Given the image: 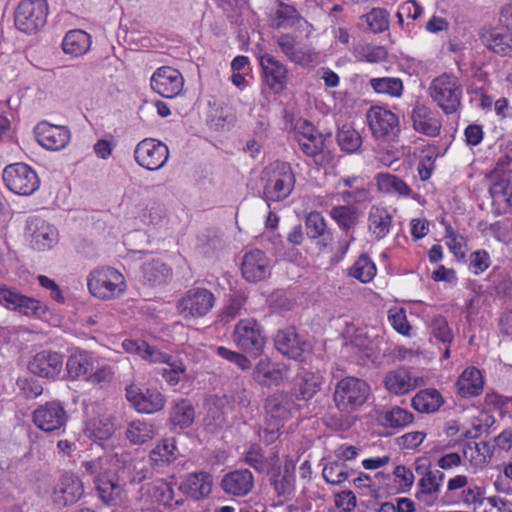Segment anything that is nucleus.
I'll return each instance as SVG.
<instances>
[{
    "label": "nucleus",
    "instance_id": "29",
    "mask_svg": "<svg viewBox=\"0 0 512 512\" xmlns=\"http://www.w3.org/2000/svg\"><path fill=\"white\" fill-rule=\"evenodd\" d=\"M277 44L281 52L292 62L301 66L312 63L311 53L301 47L291 35L284 34L278 37Z\"/></svg>",
    "mask_w": 512,
    "mask_h": 512
},
{
    "label": "nucleus",
    "instance_id": "43",
    "mask_svg": "<svg viewBox=\"0 0 512 512\" xmlns=\"http://www.w3.org/2000/svg\"><path fill=\"white\" fill-rule=\"evenodd\" d=\"M380 420L385 427L402 429L413 422L414 416L410 411L394 406L383 411Z\"/></svg>",
    "mask_w": 512,
    "mask_h": 512
},
{
    "label": "nucleus",
    "instance_id": "17",
    "mask_svg": "<svg viewBox=\"0 0 512 512\" xmlns=\"http://www.w3.org/2000/svg\"><path fill=\"white\" fill-rule=\"evenodd\" d=\"M126 398L140 413L152 414L162 410L165 405V398L158 390L143 391L135 385L126 388Z\"/></svg>",
    "mask_w": 512,
    "mask_h": 512
},
{
    "label": "nucleus",
    "instance_id": "24",
    "mask_svg": "<svg viewBox=\"0 0 512 512\" xmlns=\"http://www.w3.org/2000/svg\"><path fill=\"white\" fill-rule=\"evenodd\" d=\"M411 119L413 128L418 133L429 137H436L440 134L442 123L438 113L425 105L417 104L412 110Z\"/></svg>",
    "mask_w": 512,
    "mask_h": 512
},
{
    "label": "nucleus",
    "instance_id": "1",
    "mask_svg": "<svg viewBox=\"0 0 512 512\" xmlns=\"http://www.w3.org/2000/svg\"><path fill=\"white\" fill-rule=\"evenodd\" d=\"M124 350L139 355L143 360L151 363H165L169 368L162 370V376L170 386H176L186 375V366L181 360L172 358L154 346L142 340H125L122 344Z\"/></svg>",
    "mask_w": 512,
    "mask_h": 512
},
{
    "label": "nucleus",
    "instance_id": "5",
    "mask_svg": "<svg viewBox=\"0 0 512 512\" xmlns=\"http://www.w3.org/2000/svg\"><path fill=\"white\" fill-rule=\"evenodd\" d=\"M508 166L506 158L499 159L495 168L487 175L492 203L505 213L512 210L511 170Z\"/></svg>",
    "mask_w": 512,
    "mask_h": 512
},
{
    "label": "nucleus",
    "instance_id": "22",
    "mask_svg": "<svg viewBox=\"0 0 512 512\" xmlns=\"http://www.w3.org/2000/svg\"><path fill=\"white\" fill-rule=\"evenodd\" d=\"M265 83L274 90L280 92L285 88L288 70L273 55L265 53L259 58Z\"/></svg>",
    "mask_w": 512,
    "mask_h": 512
},
{
    "label": "nucleus",
    "instance_id": "21",
    "mask_svg": "<svg viewBox=\"0 0 512 512\" xmlns=\"http://www.w3.org/2000/svg\"><path fill=\"white\" fill-rule=\"evenodd\" d=\"M83 492V483L79 477L65 473L54 488L53 501L62 507L73 505L80 500Z\"/></svg>",
    "mask_w": 512,
    "mask_h": 512
},
{
    "label": "nucleus",
    "instance_id": "35",
    "mask_svg": "<svg viewBox=\"0 0 512 512\" xmlns=\"http://www.w3.org/2000/svg\"><path fill=\"white\" fill-rule=\"evenodd\" d=\"M66 368L72 379L87 380L93 371V362L88 353L76 351L68 358Z\"/></svg>",
    "mask_w": 512,
    "mask_h": 512
},
{
    "label": "nucleus",
    "instance_id": "3",
    "mask_svg": "<svg viewBox=\"0 0 512 512\" xmlns=\"http://www.w3.org/2000/svg\"><path fill=\"white\" fill-rule=\"evenodd\" d=\"M294 409L293 398L286 392H276L266 399L265 427L262 431L263 435H261L266 442H273L278 438L280 429Z\"/></svg>",
    "mask_w": 512,
    "mask_h": 512
},
{
    "label": "nucleus",
    "instance_id": "58",
    "mask_svg": "<svg viewBox=\"0 0 512 512\" xmlns=\"http://www.w3.org/2000/svg\"><path fill=\"white\" fill-rule=\"evenodd\" d=\"M431 334L444 344H449L453 340V333L448 322L443 317H436L432 320Z\"/></svg>",
    "mask_w": 512,
    "mask_h": 512
},
{
    "label": "nucleus",
    "instance_id": "31",
    "mask_svg": "<svg viewBox=\"0 0 512 512\" xmlns=\"http://www.w3.org/2000/svg\"><path fill=\"white\" fill-rule=\"evenodd\" d=\"M323 377L320 374L305 371L295 379L294 393L298 400L311 399L321 388Z\"/></svg>",
    "mask_w": 512,
    "mask_h": 512
},
{
    "label": "nucleus",
    "instance_id": "53",
    "mask_svg": "<svg viewBox=\"0 0 512 512\" xmlns=\"http://www.w3.org/2000/svg\"><path fill=\"white\" fill-rule=\"evenodd\" d=\"M89 430L96 439L107 440L113 435L115 426L110 416H102L90 423Z\"/></svg>",
    "mask_w": 512,
    "mask_h": 512
},
{
    "label": "nucleus",
    "instance_id": "55",
    "mask_svg": "<svg viewBox=\"0 0 512 512\" xmlns=\"http://www.w3.org/2000/svg\"><path fill=\"white\" fill-rule=\"evenodd\" d=\"M322 474L324 479L333 485L340 484L348 478L346 466L341 462L326 464L323 468Z\"/></svg>",
    "mask_w": 512,
    "mask_h": 512
},
{
    "label": "nucleus",
    "instance_id": "56",
    "mask_svg": "<svg viewBox=\"0 0 512 512\" xmlns=\"http://www.w3.org/2000/svg\"><path fill=\"white\" fill-rule=\"evenodd\" d=\"M306 234L311 239L324 235L326 223L324 217L316 211L310 212L305 221Z\"/></svg>",
    "mask_w": 512,
    "mask_h": 512
},
{
    "label": "nucleus",
    "instance_id": "62",
    "mask_svg": "<svg viewBox=\"0 0 512 512\" xmlns=\"http://www.w3.org/2000/svg\"><path fill=\"white\" fill-rule=\"evenodd\" d=\"M389 321L393 328L403 335H407L411 329L403 309L390 310Z\"/></svg>",
    "mask_w": 512,
    "mask_h": 512
},
{
    "label": "nucleus",
    "instance_id": "7",
    "mask_svg": "<svg viewBox=\"0 0 512 512\" xmlns=\"http://www.w3.org/2000/svg\"><path fill=\"white\" fill-rule=\"evenodd\" d=\"M368 384L355 377L340 380L334 391V401L338 409L350 412L362 406L369 395Z\"/></svg>",
    "mask_w": 512,
    "mask_h": 512
},
{
    "label": "nucleus",
    "instance_id": "20",
    "mask_svg": "<svg viewBox=\"0 0 512 512\" xmlns=\"http://www.w3.org/2000/svg\"><path fill=\"white\" fill-rule=\"evenodd\" d=\"M38 143L47 150L63 149L70 141V131L65 126L41 122L35 128Z\"/></svg>",
    "mask_w": 512,
    "mask_h": 512
},
{
    "label": "nucleus",
    "instance_id": "4",
    "mask_svg": "<svg viewBox=\"0 0 512 512\" xmlns=\"http://www.w3.org/2000/svg\"><path fill=\"white\" fill-rule=\"evenodd\" d=\"M463 87L452 74H442L435 78L429 87L432 100L445 114H453L461 106Z\"/></svg>",
    "mask_w": 512,
    "mask_h": 512
},
{
    "label": "nucleus",
    "instance_id": "15",
    "mask_svg": "<svg viewBox=\"0 0 512 512\" xmlns=\"http://www.w3.org/2000/svg\"><path fill=\"white\" fill-rule=\"evenodd\" d=\"M27 234L33 249L47 251L52 249L59 240L57 229L39 217L30 218L27 221Z\"/></svg>",
    "mask_w": 512,
    "mask_h": 512
},
{
    "label": "nucleus",
    "instance_id": "42",
    "mask_svg": "<svg viewBox=\"0 0 512 512\" xmlns=\"http://www.w3.org/2000/svg\"><path fill=\"white\" fill-rule=\"evenodd\" d=\"M377 187L380 192L397 194L399 196H410L411 188L399 177L390 173H380L376 177Z\"/></svg>",
    "mask_w": 512,
    "mask_h": 512
},
{
    "label": "nucleus",
    "instance_id": "26",
    "mask_svg": "<svg viewBox=\"0 0 512 512\" xmlns=\"http://www.w3.org/2000/svg\"><path fill=\"white\" fill-rule=\"evenodd\" d=\"M213 487V477L204 471L190 473L180 484L179 489L193 500L207 498Z\"/></svg>",
    "mask_w": 512,
    "mask_h": 512
},
{
    "label": "nucleus",
    "instance_id": "13",
    "mask_svg": "<svg viewBox=\"0 0 512 512\" xmlns=\"http://www.w3.org/2000/svg\"><path fill=\"white\" fill-rule=\"evenodd\" d=\"M134 158L141 167L155 171L162 168L167 162L169 149L161 141L146 138L136 145Z\"/></svg>",
    "mask_w": 512,
    "mask_h": 512
},
{
    "label": "nucleus",
    "instance_id": "9",
    "mask_svg": "<svg viewBox=\"0 0 512 512\" xmlns=\"http://www.w3.org/2000/svg\"><path fill=\"white\" fill-rule=\"evenodd\" d=\"M233 341L243 352L258 357L264 351L266 337L262 327L255 320L245 319L236 324Z\"/></svg>",
    "mask_w": 512,
    "mask_h": 512
},
{
    "label": "nucleus",
    "instance_id": "48",
    "mask_svg": "<svg viewBox=\"0 0 512 512\" xmlns=\"http://www.w3.org/2000/svg\"><path fill=\"white\" fill-rule=\"evenodd\" d=\"M493 451L487 442L468 444L464 449V457L468 459L474 467H483L491 458Z\"/></svg>",
    "mask_w": 512,
    "mask_h": 512
},
{
    "label": "nucleus",
    "instance_id": "19",
    "mask_svg": "<svg viewBox=\"0 0 512 512\" xmlns=\"http://www.w3.org/2000/svg\"><path fill=\"white\" fill-rule=\"evenodd\" d=\"M63 367V356L54 351L44 350L36 355L28 363L31 373L48 379L58 376Z\"/></svg>",
    "mask_w": 512,
    "mask_h": 512
},
{
    "label": "nucleus",
    "instance_id": "54",
    "mask_svg": "<svg viewBox=\"0 0 512 512\" xmlns=\"http://www.w3.org/2000/svg\"><path fill=\"white\" fill-rule=\"evenodd\" d=\"M464 501L468 504H474L475 512H482L481 506L489 505L491 507H496L497 501L493 497L485 498L483 497V493L481 488L478 486L469 487L464 491Z\"/></svg>",
    "mask_w": 512,
    "mask_h": 512
},
{
    "label": "nucleus",
    "instance_id": "57",
    "mask_svg": "<svg viewBox=\"0 0 512 512\" xmlns=\"http://www.w3.org/2000/svg\"><path fill=\"white\" fill-rule=\"evenodd\" d=\"M369 28L374 33H380L388 28V12L381 8H374L365 15Z\"/></svg>",
    "mask_w": 512,
    "mask_h": 512
},
{
    "label": "nucleus",
    "instance_id": "39",
    "mask_svg": "<svg viewBox=\"0 0 512 512\" xmlns=\"http://www.w3.org/2000/svg\"><path fill=\"white\" fill-rule=\"evenodd\" d=\"M442 395L436 389H424L412 398V406L421 413L436 412L443 404Z\"/></svg>",
    "mask_w": 512,
    "mask_h": 512
},
{
    "label": "nucleus",
    "instance_id": "49",
    "mask_svg": "<svg viewBox=\"0 0 512 512\" xmlns=\"http://www.w3.org/2000/svg\"><path fill=\"white\" fill-rule=\"evenodd\" d=\"M330 216L343 230L348 231L356 225L359 213L354 206L339 205L331 209Z\"/></svg>",
    "mask_w": 512,
    "mask_h": 512
},
{
    "label": "nucleus",
    "instance_id": "51",
    "mask_svg": "<svg viewBox=\"0 0 512 512\" xmlns=\"http://www.w3.org/2000/svg\"><path fill=\"white\" fill-rule=\"evenodd\" d=\"M370 85L376 93L386 94L392 97H400L403 92V82L400 78H372Z\"/></svg>",
    "mask_w": 512,
    "mask_h": 512
},
{
    "label": "nucleus",
    "instance_id": "64",
    "mask_svg": "<svg viewBox=\"0 0 512 512\" xmlns=\"http://www.w3.org/2000/svg\"><path fill=\"white\" fill-rule=\"evenodd\" d=\"M490 265V257L486 251H476L471 254L470 268L475 274L485 271Z\"/></svg>",
    "mask_w": 512,
    "mask_h": 512
},
{
    "label": "nucleus",
    "instance_id": "11",
    "mask_svg": "<svg viewBox=\"0 0 512 512\" xmlns=\"http://www.w3.org/2000/svg\"><path fill=\"white\" fill-rule=\"evenodd\" d=\"M214 294L205 288H193L178 301L177 309L184 318L205 316L214 306Z\"/></svg>",
    "mask_w": 512,
    "mask_h": 512
},
{
    "label": "nucleus",
    "instance_id": "10",
    "mask_svg": "<svg viewBox=\"0 0 512 512\" xmlns=\"http://www.w3.org/2000/svg\"><path fill=\"white\" fill-rule=\"evenodd\" d=\"M3 180L12 192L19 195H31L40 185L37 173L24 163L8 165L3 171Z\"/></svg>",
    "mask_w": 512,
    "mask_h": 512
},
{
    "label": "nucleus",
    "instance_id": "37",
    "mask_svg": "<svg viewBox=\"0 0 512 512\" xmlns=\"http://www.w3.org/2000/svg\"><path fill=\"white\" fill-rule=\"evenodd\" d=\"M156 434L155 427L145 420H133L128 423L126 438L133 445H142L152 440Z\"/></svg>",
    "mask_w": 512,
    "mask_h": 512
},
{
    "label": "nucleus",
    "instance_id": "61",
    "mask_svg": "<svg viewBox=\"0 0 512 512\" xmlns=\"http://www.w3.org/2000/svg\"><path fill=\"white\" fill-rule=\"evenodd\" d=\"M343 201L349 205L354 206L355 204H362L371 200V195L368 189L361 187L355 190L343 191L341 193Z\"/></svg>",
    "mask_w": 512,
    "mask_h": 512
},
{
    "label": "nucleus",
    "instance_id": "8",
    "mask_svg": "<svg viewBox=\"0 0 512 512\" xmlns=\"http://www.w3.org/2000/svg\"><path fill=\"white\" fill-rule=\"evenodd\" d=\"M47 16L46 0H22L15 11V25L24 33H35L45 26Z\"/></svg>",
    "mask_w": 512,
    "mask_h": 512
},
{
    "label": "nucleus",
    "instance_id": "59",
    "mask_svg": "<svg viewBox=\"0 0 512 512\" xmlns=\"http://www.w3.org/2000/svg\"><path fill=\"white\" fill-rule=\"evenodd\" d=\"M16 311L26 316H41L46 311V306L39 300L22 295Z\"/></svg>",
    "mask_w": 512,
    "mask_h": 512
},
{
    "label": "nucleus",
    "instance_id": "44",
    "mask_svg": "<svg viewBox=\"0 0 512 512\" xmlns=\"http://www.w3.org/2000/svg\"><path fill=\"white\" fill-rule=\"evenodd\" d=\"M176 459L174 439H164L150 452V461L155 466H163Z\"/></svg>",
    "mask_w": 512,
    "mask_h": 512
},
{
    "label": "nucleus",
    "instance_id": "30",
    "mask_svg": "<svg viewBox=\"0 0 512 512\" xmlns=\"http://www.w3.org/2000/svg\"><path fill=\"white\" fill-rule=\"evenodd\" d=\"M284 378V369L268 359L260 360L253 371V379L262 386L279 385Z\"/></svg>",
    "mask_w": 512,
    "mask_h": 512
},
{
    "label": "nucleus",
    "instance_id": "12",
    "mask_svg": "<svg viewBox=\"0 0 512 512\" xmlns=\"http://www.w3.org/2000/svg\"><path fill=\"white\" fill-rule=\"evenodd\" d=\"M366 118L372 135L377 139L393 140L400 132L398 117L384 107H371Z\"/></svg>",
    "mask_w": 512,
    "mask_h": 512
},
{
    "label": "nucleus",
    "instance_id": "32",
    "mask_svg": "<svg viewBox=\"0 0 512 512\" xmlns=\"http://www.w3.org/2000/svg\"><path fill=\"white\" fill-rule=\"evenodd\" d=\"M456 387L461 397L468 398L479 395L483 390L481 372L475 368H467L459 376Z\"/></svg>",
    "mask_w": 512,
    "mask_h": 512
},
{
    "label": "nucleus",
    "instance_id": "46",
    "mask_svg": "<svg viewBox=\"0 0 512 512\" xmlns=\"http://www.w3.org/2000/svg\"><path fill=\"white\" fill-rule=\"evenodd\" d=\"M302 152L314 159L316 164H323L324 162V143L322 134H318L309 138H297Z\"/></svg>",
    "mask_w": 512,
    "mask_h": 512
},
{
    "label": "nucleus",
    "instance_id": "18",
    "mask_svg": "<svg viewBox=\"0 0 512 512\" xmlns=\"http://www.w3.org/2000/svg\"><path fill=\"white\" fill-rule=\"evenodd\" d=\"M271 268V260L259 249H253L243 256L241 272L248 282L255 283L266 279L271 273Z\"/></svg>",
    "mask_w": 512,
    "mask_h": 512
},
{
    "label": "nucleus",
    "instance_id": "38",
    "mask_svg": "<svg viewBox=\"0 0 512 512\" xmlns=\"http://www.w3.org/2000/svg\"><path fill=\"white\" fill-rule=\"evenodd\" d=\"M143 278L151 286L165 284L172 276L171 269L160 260L145 262L142 267Z\"/></svg>",
    "mask_w": 512,
    "mask_h": 512
},
{
    "label": "nucleus",
    "instance_id": "45",
    "mask_svg": "<svg viewBox=\"0 0 512 512\" xmlns=\"http://www.w3.org/2000/svg\"><path fill=\"white\" fill-rule=\"evenodd\" d=\"M348 273L360 282L368 283L376 275V266L367 254H362L349 268Z\"/></svg>",
    "mask_w": 512,
    "mask_h": 512
},
{
    "label": "nucleus",
    "instance_id": "16",
    "mask_svg": "<svg viewBox=\"0 0 512 512\" xmlns=\"http://www.w3.org/2000/svg\"><path fill=\"white\" fill-rule=\"evenodd\" d=\"M184 79L181 73L172 67L158 68L151 77V88L164 98H173L183 89Z\"/></svg>",
    "mask_w": 512,
    "mask_h": 512
},
{
    "label": "nucleus",
    "instance_id": "27",
    "mask_svg": "<svg viewBox=\"0 0 512 512\" xmlns=\"http://www.w3.org/2000/svg\"><path fill=\"white\" fill-rule=\"evenodd\" d=\"M226 494L242 497L254 486V478L248 469H239L223 476L220 484Z\"/></svg>",
    "mask_w": 512,
    "mask_h": 512
},
{
    "label": "nucleus",
    "instance_id": "6",
    "mask_svg": "<svg viewBox=\"0 0 512 512\" xmlns=\"http://www.w3.org/2000/svg\"><path fill=\"white\" fill-rule=\"evenodd\" d=\"M91 294L108 300L120 296L126 289L124 276L114 268L106 267L92 271L88 278Z\"/></svg>",
    "mask_w": 512,
    "mask_h": 512
},
{
    "label": "nucleus",
    "instance_id": "34",
    "mask_svg": "<svg viewBox=\"0 0 512 512\" xmlns=\"http://www.w3.org/2000/svg\"><path fill=\"white\" fill-rule=\"evenodd\" d=\"M96 489L100 499L108 505H117L122 500L123 488L113 477L100 475L96 478Z\"/></svg>",
    "mask_w": 512,
    "mask_h": 512
},
{
    "label": "nucleus",
    "instance_id": "40",
    "mask_svg": "<svg viewBox=\"0 0 512 512\" xmlns=\"http://www.w3.org/2000/svg\"><path fill=\"white\" fill-rule=\"evenodd\" d=\"M443 479L444 473L440 470H434V472L423 475L418 482L419 492L417 497L419 499L427 497L429 498L428 503L432 504L437 498Z\"/></svg>",
    "mask_w": 512,
    "mask_h": 512
},
{
    "label": "nucleus",
    "instance_id": "60",
    "mask_svg": "<svg viewBox=\"0 0 512 512\" xmlns=\"http://www.w3.org/2000/svg\"><path fill=\"white\" fill-rule=\"evenodd\" d=\"M217 354L229 362L237 365L241 370H248L251 367V361L242 353L219 346L216 349Z\"/></svg>",
    "mask_w": 512,
    "mask_h": 512
},
{
    "label": "nucleus",
    "instance_id": "52",
    "mask_svg": "<svg viewBox=\"0 0 512 512\" xmlns=\"http://www.w3.org/2000/svg\"><path fill=\"white\" fill-rule=\"evenodd\" d=\"M300 20V14L292 5L283 2L278 3L276 10V26L287 28L296 25Z\"/></svg>",
    "mask_w": 512,
    "mask_h": 512
},
{
    "label": "nucleus",
    "instance_id": "47",
    "mask_svg": "<svg viewBox=\"0 0 512 512\" xmlns=\"http://www.w3.org/2000/svg\"><path fill=\"white\" fill-rule=\"evenodd\" d=\"M153 497L156 501L166 507H179L183 504L182 499H174V489L170 482L163 479L156 480L153 486Z\"/></svg>",
    "mask_w": 512,
    "mask_h": 512
},
{
    "label": "nucleus",
    "instance_id": "36",
    "mask_svg": "<svg viewBox=\"0 0 512 512\" xmlns=\"http://www.w3.org/2000/svg\"><path fill=\"white\" fill-rule=\"evenodd\" d=\"M91 46L90 35L83 30H71L63 39L62 48L66 54L80 56Z\"/></svg>",
    "mask_w": 512,
    "mask_h": 512
},
{
    "label": "nucleus",
    "instance_id": "14",
    "mask_svg": "<svg viewBox=\"0 0 512 512\" xmlns=\"http://www.w3.org/2000/svg\"><path fill=\"white\" fill-rule=\"evenodd\" d=\"M67 419V413L58 401L40 405L33 412V423L38 429L47 433L63 430Z\"/></svg>",
    "mask_w": 512,
    "mask_h": 512
},
{
    "label": "nucleus",
    "instance_id": "25",
    "mask_svg": "<svg viewBox=\"0 0 512 512\" xmlns=\"http://www.w3.org/2000/svg\"><path fill=\"white\" fill-rule=\"evenodd\" d=\"M274 342L280 353L295 360H302L307 349V343L299 337L293 327L278 331Z\"/></svg>",
    "mask_w": 512,
    "mask_h": 512
},
{
    "label": "nucleus",
    "instance_id": "28",
    "mask_svg": "<svg viewBox=\"0 0 512 512\" xmlns=\"http://www.w3.org/2000/svg\"><path fill=\"white\" fill-rule=\"evenodd\" d=\"M488 49L501 56L512 57V32L508 27H497L483 36Z\"/></svg>",
    "mask_w": 512,
    "mask_h": 512
},
{
    "label": "nucleus",
    "instance_id": "33",
    "mask_svg": "<svg viewBox=\"0 0 512 512\" xmlns=\"http://www.w3.org/2000/svg\"><path fill=\"white\" fill-rule=\"evenodd\" d=\"M392 225V216L387 209L379 206H372L368 214V230L380 240L387 236Z\"/></svg>",
    "mask_w": 512,
    "mask_h": 512
},
{
    "label": "nucleus",
    "instance_id": "23",
    "mask_svg": "<svg viewBox=\"0 0 512 512\" xmlns=\"http://www.w3.org/2000/svg\"><path fill=\"white\" fill-rule=\"evenodd\" d=\"M384 383L390 392L396 395H403L419 386L426 385L427 379L424 377H414L407 369L398 368L387 373Z\"/></svg>",
    "mask_w": 512,
    "mask_h": 512
},
{
    "label": "nucleus",
    "instance_id": "41",
    "mask_svg": "<svg viewBox=\"0 0 512 512\" xmlns=\"http://www.w3.org/2000/svg\"><path fill=\"white\" fill-rule=\"evenodd\" d=\"M195 418L193 405L188 400L177 401L171 408L170 423L180 429L188 428Z\"/></svg>",
    "mask_w": 512,
    "mask_h": 512
},
{
    "label": "nucleus",
    "instance_id": "63",
    "mask_svg": "<svg viewBox=\"0 0 512 512\" xmlns=\"http://www.w3.org/2000/svg\"><path fill=\"white\" fill-rule=\"evenodd\" d=\"M22 294L7 287L0 288V303L8 309L15 310L19 306Z\"/></svg>",
    "mask_w": 512,
    "mask_h": 512
},
{
    "label": "nucleus",
    "instance_id": "2",
    "mask_svg": "<svg viewBox=\"0 0 512 512\" xmlns=\"http://www.w3.org/2000/svg\"><path fill=\"white\" fill-rule=\"evenodd\" d=\"M263 196L266 202H278L287 198L295 184V176L289 163L275 161L267 165L261 174Z\"/></svg>",
    "mask_w": 512,
    "mask_h": 512
},
{
    "label": "nucleus",
    "instance_id": "50",
    "mask_svg": "<svg viewBox=\"0 0 512 512\" xmlns=\"http://www.w3.org/2000/svg\"><path fill=\"white\" fill-rule=\"evenodd\" d=\"M337 142L341 150L347 153H355L359 150L362 139L360 134L351 126H342L337 133Z\"/></svg>",
    "mask_w": 512,
    "mask_h": 512
}]
</instances>
